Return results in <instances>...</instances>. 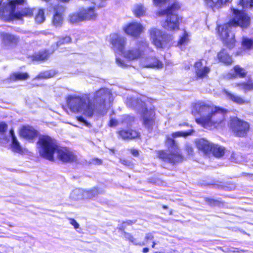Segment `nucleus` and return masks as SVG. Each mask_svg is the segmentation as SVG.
<instances>
[{
    "instance_id": "49",
    "label": "nucleus",
    "mask_w": 253,
    "mask_h": 253,
    "mask_svg": "<svg viewBox=\"0 0 253 253\" xmlns=\"http://www.w3.org/2000/svg\"><path fill=\"white\" fill-rule=\"evenodd\" d=\"M117 125V121L115 119H111L110 121V126H114Z\"/></svg>"
},
{
    "instance_id": "14",
    "label": "nucleus",
    "mask_w": 253,
    "mask_h": 253,
    "mask_svg": "<svg viewBox=\"0 0 253 253\" xmlns=\"http://www.w3.org/2000/svg\"><path fill=\"white\" fill-rule=\"evenodd\" d=\"M144 29V28L141 23L135 22L128 23L123 28L126 34L134 37H138Z\"/></svg>"
},
{
    "instance_id": "15",
    "label": "nucleus",
    "mask_w": 253,
    "mask_h": 253,
    "mask_svg": "<svg viewBox=\"0 0 253 253\" xmlns=\"http://www.w3.org/2000/svg\"><path fill=\"white\" fill-rule=\"evenodd\" d=\"M194 68L197 76L200 78L206 77L210 72V68L207 66L206 62L204 60L196 62Z\"/></svg>"
},
{
    "instance_id": "39",
    "label": "nucleus",
    "mask_w": 253,
    "mask_h": 253,
    "mask_svg": "<svg viewBox=\"0 0 253 253\" xmlns=\"http://www.w3.org/2000/svg\"><path fill=\"white\" fill-rule=\"evenodd\" d=\"M71 42V38L70 37H68V36L65 37L61 39L60 40H59L57 42L56 44V48L55 49H56L58 47H59L62 45L69 43Z\"/></svg>"
},
{
    "instance_id": "36",
    "label": "nucleus",
    "mask_w": 253,
    "mask_h": 253,
    "mask_svg": "<svg viewBox=\"0 0 253 253\" xmlns=\"http://www.w3.org/2000/svg\"><path fill=\"white\" fill-rule=\"evenodd\" d=\"M35 20L38 23H42L45 20L44 13L43 10L40 9L36 14Z\"/></svg>"
},
{
    "instance_id": "10",
    "label": "nucleus",
    "mask_w": 253,
    "mask_h": 253,
    "mask_svg": "<svg viewBox=\"0 0 253 253\" xmlns=\"http://www.w3.org/2000/svg\"><path fill=\"white\" fill-rule=\"evenodd\" d=\"M141 67L145 68L161 69L164 67L163 62L155 55L154 50L149 47L148 44L144 54L139 62Z\"/></svg>"
},
{
    "instance_id": "6",
    "label": "nucleus",
    "mask_w": 253,
    "mask_h": 253,
    "mask_svg": "<svg viewBox=\"0 0 253 253\" xmlns=\"http://www.w3.org/2000/svg\"><path fill=\"white\" fill-rule=\"evenodd\" d=\"M193 130L187 132L177 131L170 135H168L166 139V144L169 147V153L168 154L164 151L159 152V157L165 161L170 163H176L182 160V156L180 153V150L177 144L175 143L173 138L177 137H185L191 135Z\"/></svg>"
},
{
    "instance_id": "47",
    "label": "nucleus",
    "mask_w": 253,
    "mask_h": 253,
    "mask_svg": "<svg viewBox=\"0 0 253 253\" xmlns=\"http://www.w3.org/2000/svg\"><path fill=\"white\" fill-rule=\"evenodd\" d=\"M135 222H133L131 220H128L126 222H124L123 223V227L125 228L127 225H131L134 223Z\"/></svg>"
},
{
    "instance_id": "29",
    "label": "nucleus",
    "mask_w": 253,
    "mask_h": 253,
    "mask_svg": "<svg viewBox=\"0 0 253 253\" xmlns=\"http://www.w3.org/2000/svg\"><path fill=\"white\" fill-rule=\"evenodd\" d=\"M69 21L71 23H77L83 21L80 9L78 12L74 13L69 15Z\"/></svg>"
},
{
    "instance_id": "5",
    "label": "nucleus",
    "mask_w": 253,
    "mask_h": 253,
    "mask_svg": "<svg viewBox=\"0 0 253 253\" xmlns=\"http://www.w3.org/2000/svg\"><path fill=\"white\" fill-rule=\"evenodd\" d=\"M110 42L115 49L122 53L124 56L130 61L137 60L139 61L144 54L148 44L147 42H140L136 45L130 47L124 50L126 39L117 34H113L110 35Z\"/></svg>"
},
{
    "instance_id": "43",
    "label": "nucleus",
    "mask_w": 253,
    "mask_h": 253,
    "mask_svg": "<svg viewBox=\"0 0 253 253\" xmlns=\"http://www.w3.org/2000/svg\"><path fill=\"white\" fill-rule=\"evenodd\" d=\"M185 150L189 155H192L193 154V149L190 145L188 144L185 145Z\"/></svg>"
},
{
    "instance_id": "23",
    "label": "nucleus",
    "mask_w": 253,
    "mask_h": 253,
    "mask_svg": "<svg viewBox=\"0 0 253 253\" xmlns=\"http://www.w3.org/2000/svg\"><path fill=\"white\" fill-rule=\"evenodd\" d=\"M246 73L247 72L244 69L239 65H236L234 67L233 70L231 71L227 75V78H232L237 77L243 78L246 76Z\"/></svg>"
},
{
    "instance_id": "27",
    "label": "nucleus",
    "mask_w": 253,
    "mask_h": 253,
    "mask_svg": "<svg viewBox=\"0 0 253 253\" xmlns=\"http://www.w3.org/2000/svg\"><path fill=\"white\" fill-rule=\"evenodd\" d=\"M70 198L74 201H77L84 198V190L76 189L72 191L70 194Z\"/></svg>"
},
{
    "instance_id": "2",
    "label": "nucleus",
    "mask_w": 253,
    "mask_h": 253,
    "mask_svg": "<svg viewBox=\"0 0 253 253\" xmlns=\"http://www.w3.org/2000/svg\"><path fill=\"white\" fill-rule=\"evenodd\" d=\"M192 114L196 117V122L204 128L211 129L223 127L225 125V115L226 111L204 102L195 103L192 108Z\"/></svg>"
},
{
    "instance_id": "3",
    "label": "nucleus",
    "mask_w": 253,
    "mask_h": 253,
    "mask_svg": "<svg viewBox=\"0 0 253 253\" xmlns=\"http://www.w3.org/2000/svg\"><path fill=\"white\" fill-rule=\"evenodd\" d=\"M40 156L49 161H53L54 157L65 162L76 161L77 156L66 148L59 147L54 139L44 135L40 137L38 142Z\"/></svg>"
},
{
    "instance_id": "37",
    "label": "nucleus",
    "mask_w": 253,
    "mask_h": 253,
    "mask_svg": "<svg viewBox=\"0 0 253 253\" xmlns=\"http://www.w3.org/2000/svg\"><path fill=\"white\" fill-rule=\"evenodd\" d=\"M55 75V72L53 71H46L41 73L36 78L47 79L53 77Z\"/></svg>"
},
{
    "instance_id": "51",
    "label": "nucleus",
    "mask_w": 253,
    "mask_h": 253,
    "mask_svg": "<svg viewBox=\"0 0 253 253\" xmlns=\"http://www.w3.org/2000/svg\"><path fill=\"white\" fill-rule=\"evenodd\" d=\"M93 163L95 164L99 165V164H100L101 163V161L100 160L96 159L93 160Z\"/></svg>"
},
{
    "instance_id": "7",
    "label": "nucleus",
    "mask_w": 253,
    "mask_h": 253,
    "mask_svg": "<svg viewBox=\"0 0 253 253\" xmlns=\"http://www.w3.org/2000/svg\"><path fill=\"white\" fill-rule=\"evenodd\" d=\"M25 0H8L3 3L0 0V17L5 21L21 19L24 16H30L33 14L32 10L25 8L21 12H15L16 5L24 3Z\"/></svg>"
},
{
    "instance_id": "35",
    "label": "nucleus",
    "mask_w": 253,
    "mask_h": 253,
    "mask_svg": "<svg viewBox=\"0 0 253 253\" xmlns=\"http://www.w3.org/2000/svg\"><path fill=\"white\" fill-rule=\"evenodd\" d=\"M51 54L48 51L43 50L38 52L34 57L36 60H44Z\"/></svg>"
},
{
    "instance_id": "8",
    "label": "nucleus",
    "mask_w": 253,
    "mask_h": 253,
    "mask_svg": "<svg viewBox=\"0 0 253 253\" xmlns=\"http://www.w3.org/2000/svg\"><path fill=\"white\" fill-rule=\"evenodd\" d=\"M145 100L144 97H142L140 100L132 97L127 98L126 103L129 107L136 108L139 110L142 113L145 126L149 128L154 123L155 112L151 108L148 109V104L144 101Z\"/></svg>"
},
{
    "instance_id": "12",
    "label": "nucleus",
    "mask_w": 253,
    "mask_h": 253,
    "mask_svg": "<svg viewBox=\"0 0 253 253\" xmlns=\"http://www.w3.org/2000/svg\"><path fill=\"white\" fill-rule=\"evenodd\" d=\"M149 33L152 43L158 48H163L172 40V36L156 28L151 29Z\"/></svg>"
},
{
    "instance_id": "48",
    "label": "nucleus",
    "mask_w": 253,
    "mask_h": 253,
    "mask_svg": "<svg viewBox=\"0 0 253 253\" xmlns=\"http://www.w3.org/2000/svg\"><path fill=\"white\" fill-rule=\"evenodd\" d=\"M78 120L81 122L84 123L87 126H88L89 125V124L84 119L83 117H78Z\"/></svg>"
},
{
    "instance_id": "28",
    "label": "nucleus",
    "mask_w": 253,
    "mask_h": 253,
    "mask_svg": "<svg viewBox=\"0 0 253 253\" xmlns=\"http://www.w3.org/2000/svg\"><path fill=\"white\" fill-rule=\"evenodd\" d=\"M29 78V75L26 73H14L10 76V80L11 81H16L18 80H25Z\"/></svg>"
},
{
    "instance_id": "22",
    "label": "nucleus",
    "mask_w": 253,
    "mask_h": 253,
    "mask_svg": "<svg viewBox=\"0 0 253 253\" xmlns=\"http://www.w3.org/2000/svg\"><path fill=\"white\" fill-rule=\"evenodd\" d=\"M119 135L124 139H133L139 136V133L132 129H123L118 132Z\"/></svg>"
},
{
    "instance_id": "33",
    "label": "nucleus",
    "mask_w": 253,
    "mask_h": 253,
    "mask_svg": "<svg viewBox=\"0 0 253 253\" xmlns=\"http://www.w3.org/2000/svg\"><path fill=\"white\" fill-rule=\"evenodd\" d=\"M189 34L186 31H183L182 35L180 37V39L178 42V45L181 46L187 44L189 41Z\"/></svg>"
},
{
    "instance_id": "18",
    "label": "nucleus",
    "mask_w": 253,
    "mask_h": 253,
    "mask_svg": "<svg viewBox=\"0 0 253 253\" xmlns=\"http://www.w3.org/2000/svg\"><path fill=\"white\" fill-rule=\"evenodd\" d=\"M20 133L21 136L27 139H31L36 136L37 132L32 126H25L20 130Z\"/></svg>"
},
{
    "instance_id": "46",
    "label": "nucleus",
    "mask_w": 253,
    "mask_h": 253,
    "mask_svg": "<svg viewBox=\"0 0 253 253\" xmlns=\"http://www.w3.org/2000/svg\"><path fill=\"white\" fill-rule=\"evenodd\" d=\"M167 0H153V3L155 5L160 6Z\"/></svg>"
},
{
    "instance_id": "38",
    "label": "nucleus",
    "mask_w": 253,
    "mask_h": 253,
    "mask_svg": "<svg viewBox=\"0 0 253 253\" xmlns=\"http://www.w3.org/2000/svg\"><path fill=\"white\" fill-rule=\"evenodd\" d=\"M239 6L242 8L253 7V0H241Z\"/></svg>"
},
{
    "instance_id": "17",
    "label": "nucleus",
    "mask_w": 253,
    "mask_h": 253,
    "mask_svg": "<svg viewBox=\"0 0 253 253\" xmlns=\"http://www.w3.org/2000/svg\"><path fill=\"white\" fill-rule=\"evenodd\" d=\"M83 21L94 20L97 17L93 7H90L80 9Z\"/></svg>"
},
{
    "instance_id": "52",
    "label": "nucleus",
    "mask_w": 253,
    "mask_h": 253,
    "mask_svg": "<svg viewBox=\"0 0 253 253\" xmlns=\"http://www.w3.org/2000/svg\"><path fill=\"white\" fill-rule=\"evenodd\" d=\"M208 202L211 204V205H213L214 204V202L215 201H214L212 199H209L208 200Z\"/></svg>"
},
{
    "instance_id": "26",
    "label": "nucleus",
    "mask_w": 253,
    "mask_h": 253,
    "mask_svg": "<svg viewBox=\"0 0 253 253\" xmlns=\"http://www.w3.org/2000/svg\"><path fill=\"white\" fill-rule=\"evenodd\" d=\"M225 148L219 145L212 143L211 150V154L216 158H220L225 154Z\"/></svg>"
},
{
    "instance_id": "21",
    "label": "nucleus",
    "mask_w": 253,
    "mask_h": 253,
    "mask_svg": "<svg viewBox=\"0 0 253 253\" xmlns=\"http://www.w3.org/2000/svg\"><path fill=\"white\" fill-rule=\"evenodd\" d=\"M1 37L2 38V42L5 46H9L12 44H15L18 41V39L16 37L7 33H2Z\"/></svg>"
},
{
    "instance_id": "13",
    "label": "nucleus",
    "mask_w": 253,
    "mask_h": 253,
    "mask_svg": "<svg viewBox=\"0 0 253 253\" xmlns=\"http://www.w3.org/2000/svg\"><path fill=\"white\" fill-rule=\"evenodd\" d=\"M230 126L234 133L238 136L245 135L249 129V125L247 122L235 117L231 119Z\"/></svg>"
},
{
    "instance_id": "44",
    "label": "nucleus",
    "mask_w": 253,
    "mask_h": 253,
    "mask_svg": "<svg viewBox=\"0 0 253 253\" xmlns=\"http://www.w3.org/2000/svg\"><path fill=\"white\" fill-rule=\"evenodd\" d=\"M70 223L74 226L75 229H77L79 228V223L74 219H70Z\"/></svg>"
},
{
    "instance_id": "25",
    "label": "nucleus",
    "mask_w": 253,
    "mask_h": 253,
    "mask_svg": "<svg viewBox=\"0 0 253 253\" xmlns=\"http://www.w3.org/2000/svg\"><path fill=\"white\" fill-rule=\"evenodd\" d=\"M10 135L12 139L11 150L14 152L20 153L22 152V148L18 141L12 129L10 130Z\"/></svg>"
},
{
    "instance_id": "54",
    "label": "nucleus",
    "mask_w": 253,
    "mask_h": 253,
    "mask_svg": "<svg viewBox=\"0 0 253 253\" xmlns=\"http://www.w3.org/2000/svg\"><path fill=\"white\" fill-rule=\"evenodd\" d=\"M122 163L125 165H126V162L125 160L122 161Z\"/></svg>"
},
{
    "instance_id": "30",
    "label": "nucleus",
    "mask_w": 253,
    "mask_h": 253,
    "mask_svg": "<svg viewBox=\"0 0 253 253\" xmlns=\"http://www.w3.org/2000/svg\"><path fill=\"white\" fill-rule=\"evenodd\" d=\"M133 12L136 17H139L145 15L146 9L142 5L137 4L134 6Z\"/></svg>"
},
{
    "instance_id": "42",
    "label": "nucleus",
    "mask_w": 253,
    "mask_h": 253,
    "mask_svg": "<svg viewBox=\"0 0 253 253\" xmlns=\"http://www.w3.org/2000/svg\"><path fill=\"white\" fill-rule=\"evenodd\" d=\"M7 125L4 122L0 123V134H2L6 130Z\"/></svg>"
},
{
    "instance_id": "31",
    "label": "nucleus",
    "mask_w": 253,
    "mask_h": 253,
    "mask_svg": "<svg viewBox=\"0 0 253 253\" xmlns=\"http://www.w3.org/2000/svg\"><path fill=\"white\" fill-rule=\"evenodd\" d=\"M100 193L98 189L96 188H94L89 190H84V198L85 199H91Z\"/></svg>"
},
{
    "instance_id": "50",
    "label": "nucleus",
    "mask_w": 253,
    "mask_h": 253,
    "mask_svg": "<svg viewBox=\"0 0 253 253\" xmlns=\"http://www.w3.org/2000/svg\"><path fill=\"white\" fill-rule=\"evenodd\" d=\"M131 153L134 156H137L138 155V151L135 149H132Z\"/></svg>"
},
{
    "instance_id": "34",
    "label": "nucleus",
    "mask_w": 253,
    "mask_h": 253,
    "mask_svg": "<svg viewBox=\"0 0 253 253\" xmlns=\"http://www.w3.org/2000/svg\"><path fill=\"white\" fill-rule=\"evenodd\" d=\"M237 86L245 91H247L253 89V81L250 80L247 83L239 84H237Z\"/></svg>"
},
{
    "instance_id": "41",
    "label": "nucleus",
    "mask_w": 253,
    "mask_h": 253,
    "mask_svg": "<svg viewBox=\"0 0 253 253\" xmlns=\"http://www.w3.org/2000/svg\"><path fill=\"white\" fill-rule=\"evenodd\" d=\"M116 64L122 68H125L126 67L127 65L126 62L121 59L117 57L116 60Z\"/></svg>"
},
{
    "instance_id": "11",
    "label": "nucleus",
    "mask_w": 253,
    "mask_h": 253,
    "mask_svg": "<svg viewBox=\"0 0 253 253\" xmlns=\"http://www.w3.org/2000/svg\"><path fill=\"white\" fill-rule=\"evenodd\" d=\"M122 236L135 245L143 246L151 245L152 248H154L156 244L154 241V236L151 233L146 234L145 237L140 233L132 236L130 234L124 232Z\"/></svg>"
},
{
    "instance_id": "16",
    "label": "nucleus",
    "mask_w": 253,
    "mask_h": 253,
    "mask_svg": "<svg viewBox=\"0 0 253 253\" xmlns=\"http://www.w3.org/2000/svg\"><path fill=\"white\" fill-rule=\"evenodd\" d=\"M195 144L198 150L203 153L206 155L211 154L212 143L210 142L205 139L202 138L196 140L195 141Z\"/></svg>"
},
{
    "instance_id": "40",
    "label": "nucleus",
    "mask_w": 253,
    "mask_h": 253,
    "mask_svg": "<svg viewBox=\"0 0 253 253\" xmlns=\"http://www.w3.org/2000/svg\"><path fill=\"white\" fill-rule=\"evenodd\" d=\"M207 5L211 7H217L216 2L215 0H204Z\"/></svg>"
},
{
    "instance_id": "19",
    "label": "nucleus",
    "mask_w": 253,
    "mask_h": 253,
    "mask_svg": "<svg viewBox=\"0 0 253 253\" xmlns=\"http://www.w3.org/2000/svg\"><path fill=\"white\" fill-rule=\"evenodd\" d=\"M217 58L220 62L227 65L231 64L233 62L232 57L224 49L217 53Z\"/></svg>"
},
{
    "instance_id": "20",
    "label": "nucleus",
    "mask_w": 253,
    "mask_h": 253,
    "mask_svg": "<svg viewBox=\"0 0 253 253\" xmlns=\"http://www.w3.org/2000/svg\"><path fill=\"white\" fill-rule=\"evenodd\" d=\"M222 93L228 99L231 100L236 103L243 104L248 102L241 96L232 94L225 89L222 90Z\"/></svg>"
},
{
    "instance_id": "4",
    "label": "nucleus",
    "mask_w": 253,
    "mask_h": 253,
    "mask_svg": "<svg viewBox=\"0 0 253 253\" xmlns=\"http://www.w3.org/2000/svg\"><path fill=\"white\" fill-rule=\"evenodd\" d=\"M234 17L228 23L218 26L219 35L229 48H232L235 45V35L232 31V27L240 26L246 28L250 24V17L244 12L238 9H233Z\"/></svg>"
},
{
    "instance_id": "45",
    "label": "nucleus",
    "mask_w": 253,
    "mask_h": 253,
    "mask_svg": "<svg viewBox=\"0 0 253 253\" xmlns=\"http://www.w3.org/2000/svg\"><path fill=\"white\" fill-rule=\"evenodd\" d=\"M216 2L217 8L221 6V5L224 4L227 2H229L230 0H215Z\"/></svg>"
},
{
    "instance_id": "53",
    "label": "nucleus",
    "mask_w": 253,
    "mask_h": 253,
    "mask_svg": "<svg viewBox=\"0 0 253 253\" xmlns=\"http://www.w3.org/2000/svg\"><path fill=\"white\" fill-rule=\"evenodd\" d=\"M148 251H149V249L147 248H144L143 249V252L144 253H146L148 252Z\"/></svg>"
},
{
    "instance_id": "9",
    "label": "nucleus",
    "mask_w": 253,
    "mask_h": 253,
    "mask_svg": "<svg viewBox=\"0 0 253 253\" xmlns=\"http://www.w3.org/2000/svg\"><path fill=\"white\" fill-rule=\"evenodd\" d=\"M180 7L179 3L174 2L168 9L159 12V15H166L165 20L161 21V26L164 29L170 31L179 30L180 19L174 12Z\"/></svg>"
},
{
    "instance_id": "1",
    "label": "nucleus",
    "mask_w": 253,
    "mask_h": 253,
    "mask_svg": "<svg viewBox=\"0 0 253 253\" xmlns=\"http://www.w3.org/2000/svg\"><path fill=\"white\" fill-rule=\"evenodd\" d=\"M110 91L106 88H101L94 94L91 99L88 94L70 95L67 102L70 110L74 113H80L91 117L96 110L104 106L106 101H111Z\"/></svg>"
},
{
    "instance_id": "24",
    "label": "nucleus",
    "mask_w": 253,
    "mask_h": 253,
    "mask_svg": "<svg viewBox=\"0 0 253 253\" xmlns=\"http://www.w3.org/2000/svg\"><path fill=\"white\" fill-rule=\"evenodd\" d=\"M63 22V17L62 15V10L59 8L55 10L52 19V24L57 27L61 26Z\"/></svg>"
},
{
    "instance_id": "32",
    "label": "nucleus",
    "mask_w": 253,
    "mask_h": 253,
    "mask_svg": "<svg viewBox=\"0 0 253 253\" xmlns=\"http://www.w3.org/2000/svg\"><path fill=\"white\" fill-rule=\"evenodd\" d=\"M242 44L245 49H251L253 48V39L244 37L242 39Z\"/></svg>"
}]
</instances>
